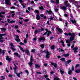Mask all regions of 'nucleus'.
<instances>
[{
  "instance_id": "obj_1",
  "label": "nucleus",
  "mask_w": 80,
  "mask_h": 80,
  "mask_svg": "<svg viewBox=\"0 0 80 80\" xmlns=\"http://www.w3.org/2000/svg\"><path fill=\"white\" fill-rule=\"evenodd\" d=\"M18 47H19L20 50L22 51L23 52H25V53H27V55H29V56H30V52H29V50H28V49H26L24 50H23V48H22V47L19 46Z\"/></svg>"
},
{
  "instance_id": "obj_2",
  "label": "nucleus",
  "mask_w": 80,
  "mask_h": 80,
  "mask_svg": "<svg viewBox=\"0 0 80 80\" xmlns=\"http://www.w3.org/2000/svg\"><path fill=\"white\" fill-rule=\"evenodd\" d=\"M75 36H71V37L70 38V39L69 40H66V43H71V42H72V41L73 40H74V39H75Z\"/></svg>"
},
{
  "instance_id": "obj_3",
  "label": "nucleus",
  "mask_w": 80,
  "mask_h": 80,
  "mask_svg": "<svg viewBox=\"0 0 80 80\" xmlns=\"http://www.w3.org/2000/svg\"><path fill=\"white\" fill-rule=\"evenodd\" d=\"M65 36H71V37H73L75 36V33L72 32H69L68 33L67 32H65L64 33Z\"/></svg>"
},
{
  "instance_id": "obj_4",
  "label": "nucleus",
  "mask_w": 80,
  "mask_h": 80,
  "mask_svg": "<svg viewBox=\"0 0 80 80\" xmlns=\"http://www.w3.org/2000/svg\"><path fill=\"white\" fill-rule=\"evenodd\" d=\"M70 20L71 21V22L73 23L75 25L77 26V24L76 23V20L75 19H74L73 20H72V18H70Z\"/></svg>"
},
{
  "instance_id": "obj_5",
  "label": "nucleus",
  "mask_w": 80,
  "mask_h": 80,
  "mask_svg": "<svg viewBox=\"0 0 80 80\" xmlns=\"http://www.w3.org/2000/svg\"><path fill=\"white\" fill-rule=\"evenodd\" d=\"M51 55V53L49 52V51H47L46 52V58H50L49 55Z\"/></svg>"
},
{
  "instance_id": "obj_6",
  "label": "nucleus",
  "mask_w": 80,
  "mask_h": 80,
  "mask_svg": "<svg viewBox=\"0 0 80 80\" xmlns=\"http://www.w3.org/2000/svg\"><path fill=\"white\" fill-rule=\"evenodd\" d=\"M56 29L58 31L59 33L61 34L63 33V30H62V29H60V28H59L58 27H56Z\"/></svg>"
},
{
  "instance_id": "obj_7",
  "label": "nucleus",
  "mask_w": 80,
  "mask_h": 80,
  "mask_svg": "<svg viewBox=\"0 0 80 80\" xmlns=\"http://www.w3.org/2000/svg\"><path fill=\"white\" fill-rule=\"evenodd\" d=\"M5 4L7 5H10L11 4L10 1L9 0H5Z\"/></svg>"
},
{
  "instance_id": "obj_8",
  "label": "nucleus",
  "mask_w": 80,
  "mask_h": 80,
  "mask_svg": "<svg viewBox=\"0 0 80 80\" xmlns=\"http://www.w3.org/2000/svg\"><path fill=\"white\" fill-rule=\"evenodd\" d=\"M9 56H6V60H7L8 62H10L11 61V60H12V58H9Z\"/></svg>"
},
{
  "instance_id": "obj_9",
  "label": "nucleus",
  "mask_w": 80,
  "mask_h": 80,
  "mask_svg": "<svg viewBox=\"0 0 80 80\" xmlns=\"http://www.w3.org/2000/svg\"><path fill=\"white\" fill-rule=\"evenodd\" d=\"M72 50H74V53H76V52H78V51H77V50H78V47H75L74 48L72 49Z\"/></svg>"
},
{
  "instance_id": "obj_10",
  "label": "nucleus",
  "mask_w": 80,
  "mask_h": 80,
  "mask_svg": "<svg viewBox=\"0 0 80 80\" xmlns=\"http://www.w3.org/2000/svg\"><path fill=\"white\" fill-rule=\"evenodd\" d=\"M10 21V20L9 19H7V22L8 23H15V21H13V20L12 21Z\"/></svg>"
},
{
  "instance_id": "obj_11",
  "label": "nucleus",
  "mask_w": 80,
  "mask_h": 80,
  "mask_svg": "<svg viewBox=\"0 0 80 80\" xmlns=\"http://www.w3.org/2000/svg\"><path fill=\"white\" fill-rule=\"evenodd\" d=\"M40 29H36L35 30L34 33L35 35H37V33H39V32H40Z\"/></svg>"
},
{
  "instance_id": "obj_12",
  "label": "nucleus",
  "mask_w": 80,
  "mask_h": 80,
  "mask_svg": "<svg viewBox=\"0 0 80 80\" xmlns=\"http://www.w3.org/2000/svg\"><path fill=\"white\" fill-rule=\"evenodd\" d=\"M51 65H52L55 68L57 67V64L56 63H54L53 62H51Z\"/></svg>"
},
{
  "instance_id": "obj_13",
  "label": "nucleus",
  "mask_w": 80,
  "mask_h": 80,
  "mask_svg": "<svg viewBox=\"0 0 80 80\" xmlns=\"http://www.w3.org/2000/svg\"><path fill=\"white\" fill-rule=\"evenodd\" d=\"M36 18L37 20H40V14H37Z\"/></svg>"
},
{
  "instance_id": "obj_14",
  "label": "nucleus",
  "mask_w": 80,
  "mask_h": 80,
  "mask_svg": "<svg viewBox=\"0 0 80 80\" xmlns=\"http://www.w3.org/2000/svg\"><path fill=\"white\" fill-rule=\"evenodd\" d=\"M50 34H52V32L48 30V33L46 35L47 37H48L50 36Z\"/></svg>"
},
{
  "instance_id": "obj_15",
  "label": "nucleus",
  "mask_w": 80,
  "mask_h": 80,
  "mask_svg": "<svg viewBox=\"0 0 80 80\" xmlns=\"http://www.w3.org/2000/svg\"><path fill=\"white\" fill-rule=\"evenodd\" d=\"M63 56L65 57H69V55H70V54L69 53H67L65 54H63Z\"/></svg>"
},
{
  "instance_id": "obj_16",
  "label": "nucleus",
  "mask_w": 80,
  "mask_h": 80,
  "mask_svg": "<svg viewBox=\"0 0 80 80\" xmlns=\"http://www.w3.org/2000/svg\"><path fill=\"white\" fill-rule=\"evenodd\" d=\"M46 32L44 33L42 35V36H44V35H46L47 33H48V29L47 28L45 29Z\"/></svg>"
},
{
  "instance_id": "obj_17",
  "label": "nucleus",
  "mask_w": 80,
  "mask_h": 80,
  "mask_svg": "<svg viewBox=\"0 0 80 80\" xmlns=\"http://www.w3.org/2000/svg\"><path fill=\"white\" fill-rule=\"evenodd\" d=\"M46 12H47V13H48L49 15H51V14L53 13V12L52 11H49L48 10H46Z\"/></svg>"
},
{
  "instance_id": "obj_18",
  "label": "nucleus",
  "mask_w": 80,
  "mask_h": 80,
  "mask_svg": "<svg viewBox=\"0 0 80 80\" xmlns=\"http://www.w3.org/2000/svg\"><path fill=\"white\" fill-rule=\"evenodd\" d=\"M32 62L33 61H30L28 63V64L30 67L32 66V65H33L34 64Z\"/></svg>"
},
{
  "instance_id": "obj_19",
  "label": "nucleus",
  "mask_w": 80,
  "mask_h": 80,
  "mask_svg": "<svg viewBox=\"0 0 80 80\" xmlns=\"http://www.w3.org/2000/svg\"><path fill=\"white\" fill-rule=\"evenodd\" d=\"M61 8L62 10H67V7H65V6H62Z\"/></svg>"
},
{
  "instance_id": "obj_20",
  "label": "nucleus",
  "mask_w": 80,
  "mask_h": 80,
  "mask_svg": "<svg viewBox=\"0 0 80 80\" xmlns=\"http://www.w3.org/2000/svg\"><path fill=\"white\" fill-rule=\"evenodd\" d=\"M75 72L76 73H79L80 72V69L77 70L76 69H75Z\"/></svg>"
},
{
  "instance_id": "obj_21",
  "label": "nucleus",
  "mask_w": 80,
  "mask_h": 80,
  "mask_svg": "<svg viewBox=\"0 0 80 80\" xmlns=\"http://www.w3.org/2000/svg\"><path fill=\"white\" fill-rule=\"evenodd\" d=\"M45 40V38L44 37H41L39 38V41H42V40Z\"/></svg>"
},
{
  "instance_id": "obj_22",
  "label": "nucleus",
  "mask_w": 80,
  "mask_h": 80,
  "mask_svg": "<svg viewBox=\"0 0 80 80\" xmlns=\"http://www.w3.org/2000/svg\"><path fill=\"white\" fill-rule=\"evenodd\" d=\"M59 50V52H64V50H63L62 49L59 48L57 49V50Z\"/></svg>"
},
{
  "instance_id": "obj_23",
  "label": "nucleus",
  "mask_w": 80,
  "mask_h": 80,
  "mask_svg": "<svg viewBox=\"0 0 80 80\" xmlns=\"http://www.w3.org/2000/svg\"><path fill=\"white\" fill-rule=\"evenodd\" d=\"M40 13V11L37 10H36L34 11V13H35V14L36 13H37V14H38V13Z\"/></svg>"
},
{
  "instance_id": "obj_24",
  "label": "nucleus",
  "mask_w": 80,
  "mask_h": 80,
  "mask_svg": "<svg viewBox=\"0 0 80 80\" xmlns=\"http://www.w3.org/2000/svg\"><path fill=\"white\" fill-rule=\"evenodd\" d=\"M65 6H66V7H72V6L70 5V4L68 3L65 5Z\"/></svg>"
},
{
  "instance_id": "obj_25",
  "label": "nucleus",
  "mask_w": 80,
  "mask_h": 80,
  "mask_svg": "<svg viewBox=\"0 0 80 80\" xmlns=\"http://www.w3.org/2000/svg\"><path fill=\"white\" fill-rule=\"evenodd\" d=\"M35 67L36 68H40V66L38 65V64H36L35 65Z\"/></svg>"
},
{
  "instance_id": "obj_26",
  "label": "nucleus",
  "mask_w": 80,
  "mask_h": 80,
  "mask_svg": "<svg viewBox=\"0 0 80 80\" xmlns=\"http://www.w3.org/2000/svg\"><path fill=\"white\" fill-rule=\"evenodd\" d=\"M68 73L69 75H71V74H72V71L71 70H69L68 71Z\"/></svg>"
},
{
  "instance_id": "obj_27",
  "label": "nucleus",
  "mask_w": 80,
  "mask_h": 80,
  "mask_svg": "<svg viewBox=\"0 0 80 80\" xmlns=\"http://www.w3.org/2000/svg\"><path fill=\"white\" fill-rule=\"evenodd\" d=\"M15 41H16V42H21V41H20V38L19 39H18L15 38Z\"/></svg>"
},
{
  "instance_id": "obj_28",
  "label": "nucleus",
  "mask_w": 80,
  "mask_h": 80,
  "mask_svg": "<svg viewBox=\"0 0 80 80\" xmlns=\"http://www.w3.org/2000/svg\"><path fill=\"white\" fill-rule=\"evenodd\" d=\"M51 50H54V48H55V46L54 45H52L50 47Z\"/></svg>"
},
{
  "instance_id": "obj_29",
  "label": "nucleus",
  "mask_w": 80,
  "mask_h": 80,
  "mask_svg": "<svg viewBox=\"0 0 80 80\" xmlns=\"http://www.w3.org/2000/svg\"><path fill=\"white\" fill-rule=\"evenodd\" d=\"M40 47L42 48H44V47H45V45L43 44H41L40 45Z\"/></svg>"
},
{
  "instance_id": "obj_30",
  "label": "nucleus",
  "mask_w": 80,
  "mask_h": 80,
  "mask_svg": "<svg viewBox=\"0 0 80 80\" xmlns=\"http://www.w3.org/2000/svg\"><path fill=\"white\" fill-rule=\"evenodd\" d=\"M61 70V68H60V72L61 74H63L64 73V71H62Z\"/></svg>"
},
{
  "instance_id": "obj_31",
  "label": "nucleus",
  "mask_w": 80,
  "mask_h": 80,
  "mask_svg": "<svg viewBox=\"0 0 80 80\" xmlns=\"http://www.w3.org/2000/svg\"><path fill=\"white\" fill-rule=\"evenodd\" d=\"M15 36H16V39H17V40H18V39H19V38H20V36H19L17 35H15Z\"/></svg>"
},
{
  "instance_id": "obj_32",
  "label": "nucleus",
  "mask_w": 80,
  "mask_h": 80,
  "mask_svg": "<svg viewBox=\"0 0 80 80\" xmlns=\"http://www.w3.org/2000/svg\"><path fill=\"white\" fill-rule=\"evenodd\" d=\"M71 62L72 60L70 59L68 60L67 62V64H68L69 63H71Z\"/></svg>"
},
{
  "instance_id": "obj_33",
  "label": "nucleus",
  "mask_w": 80,
  "mask_h": 80,
  "mask_svg": "<svg viewBox=\"0 0 80 80\" xmlns=\"http://www.w3.org/2000/svg\"><path fill=\"white\" fill-rule=\"evenodd\" d=\"M25 72L27 74V75H28V74H29V72H28V71L27 70H26L25 71Z\"/></svg>"
},
{
  "instance_id": "obj_34",
  "label": "nucleus",
  "mask_w": 80,
  "mask_h": 80,
  "mask_svg": "<svg viewBox=\"0 0 80 80\" xmlns=\"http://www.w3.org/2000/svg\"><path fill=\"white\" fill-rule=\"evenodd\" d=\"M39 9L40 10H44V8H43V6H41V7H39Z\"/></svg>"
},
{
  "instance_id": "obj_35",
  "label": "nucleus",
  "mask_w": 80,
  "mask_h": 80,
  "mask_svg": "<svg viewBox=\"0 0 80 80\" xmlns=\"http://www.w3.org/2000/svg\"><path fill=\"white\" fill-rule=\"evenodd\" d=\"M0 29L1 30H2V31H5V30H7L6 28H0Z\"/></svg>"
},
{
  "instance_id": "obj_36",
  "label": "nucleus",
  "mask_w": 80,
  "mask_h": 80,
  "mask_svg": "<svg viewBox=\"0 0 80 80\" xmlns=\"http://www.w3.org/2000/svg\"><path fill=\"white\" fill-rule=\"evenodd\" d=\"M30 61L31 62H33V57L32 55H31V58L30 59Z\"/></svg>"
},
{
  "instance_id": "obj_37",
  "label": "nucleus",
  "mask_w": 80,
  "mask_h": 80,
  "mask_svg": "<svg viewBox=\"0 0 80 80\" xmlns=\"http://www.w3.org/2000/svg\"><path fill=\"white\" fill-rule=\"evenodd\" d=\"M78 67H79V64H76L75 67V69H76V68H78Z\"/></svg>"
},
{
  "instance_id": "obj_38",
  "label": "nucleus",
  "mask_w": 80,
  "mask_h": 80,
  "mask_svg": "<svg viewBox=\"0 0 80 80\" xmlns=\"http://www.w3.org/2000/svg\"><path fill=\"white\" fill-rule=\"evenodd\" d=\"M17 76L19 77V78H20V74L19 73H17L16 74Z\"/></svg>"
},
{
  "instance_id": "obj_39",
  "label": "nucleus",
  "mask_w": 80,
  "mask_h": 80,
  "mask_svg": "<svg viewBox=\"0 0 80 80\" xmlns=\"http://www.w3.org/2000/svg\"><path fill=\"white\" fill-rule=\"evenodd\" d=\"M54 80H60V79L58 78V77H56L54 78Z\"/></svg>"
},
{
  "instance_id": "obj_40",
  "label": "nucleus",
  "mask_w": 80,
  "mask_h": 80,
  "mask_svg": "<svg viewBox=\"0 0 80 80\" xmlns=\"http://www.w3.org/2000/svg\"><path fill=\"white\" fill-rule=\"evenodd\" d=\"M64 17H68V14H67L66 13L64 14Z\"/></svg>"
},
{
  "instance_id": "obj_41",
  "label": "nucleus",
  "mask_w": 80,
  "mask_h": 80,
  "mask_svg": "<svg viewBox=\"0 0 80 80\" xmlns=\"http://www.w3.org/2000/svg\"><path fill=\"white\" fill-rule=\"evenodd\" d=\"M60 60H61V61H65V58H62L60 59Z\"/></svg>"
},
{
  "instance_id": "obj_42",
  "label": "nucleus",
  "mask_w": 80,
  "mask_h": 80,
  "mask_svg": "<svg viewBox=\"0 0 80 80\" xmlns=\"http://www.w3.org/2000/svg\"><path fill=\"white\" fill-rule=\"evenodd\" d=\"M10 48H11V50H13V51H15V50H16V49H15V48H13V47H11Z\"/></svg>"
},
{
  "instance_id": "obj_43",
  "label": "nucleus",
  "mask_w": 80,
  "mask_h": 80,
  "mask_svg": "<svg viewBox=\"0 0 80 80\" xmlns=\"http://www.w3.org/2000/svg\"><path fill=\"white\" fill-rule=\"evenodd\" d=\"M14 54L15 55H16V56H18V55H19L18 53H17V52H15L14 53Z\"/></svg>"
},
{
  "instance_id": "obj_44",
  "label": "nucleus",
  "mask_w": 80,
  "mask_h": 80,
  "mask_svg": "<svg viewBox=\"0 0 80 80\" xmlns=\"http://www.w3.org/2000/svg\"><path fill=\"white\" fill-rule=\"evenodd\" d=\"M28 37V33L27 32L26 34V38H27Z\"/></svg>"
},
{
  "instance_id": "obj_45",
  "label": "nucleus",
  "mask_w": 80,
  "mask_h": 80,
  "mask_svg": "<svg viewBox=\"0 0 80 80\" xmlns=\"http://www.w3.org/2000/svg\"><path fill=\"white\" fill-rule=\"evenodd\" d=\"M44 77H45L46 78H47V77H48V76L47 74H46L44 76Z\"/></svg>"
},
{
  "instance_id": "obj_46",
  "label": "nucleus",
  "mask_w": 80,
  "mask_h": 80,
  "mask_svg": "<svg viewBox=\"0 0 80 80\" xmlns=\"http://www.w3.org/2000/svg\"><path fill=\"white\" fill-rule=\"evenodd\" d=\"M67 22H65V24L66 27H67L68 26V23H67Z\"/></svg>"
},
{
  "instance_id": "obj_47",
  "label": "nucleus",
  "mask_w": 80,
  "mask_h": 80,
  "mask_svg": "<svg viewBox=\"0 0 80 80\" xmlns=\"http://www.w3.org/2000/svg\"><path fill=\"white\" fill-rule=\"evenodd\" d=\"M4 17V16H3L2 15V14H1L0 13V18H3Z\"/></svg>"
},
{
  "instance_id": "obj_48",
  "label": "nucleus",
  "mask_w": 80,
  "mask_h": 80,
  "mask_svg": "<svg viewBox=\"0 0 80 80\" xmlns=\"http://www.w3.org/2000/svg\"><path fill=\"white\" fill-rule=\"evenodd\" d=\"M74 47H75V45H74V44H73L71 46V48H72V49H73V48H74Z\"/></svg>"
},
{
  "instance_id": "obj_49",
  "label": "nucleus",
  "mask_w": 80,
  "mask_h": 80,
  "mask_svg": "<svg viewBox=\"0 0 80 80\" xmlns=\"http://www.w3.org/2000/svg\"><path fill=\"white\" fill-rule=\"evenodd\" d=\"M11 46L12 47H14V46H13V43H11Z\"/></svg>"
},
{
  "instance_id": "obj_50",
  "label": "nucleus",
  "mask_w": 80,
  "mask_h": 80,
  "mask_svg": "<svg viewBox=\"0 0 80 80\" xmlns=\"http://www.w3.org/2000/svg\"><path fill=\"white\" fill-rule=\"evenodd\" d=\"M72 71H73V70H74V67H73V66H72Z\"/></svg>"
},
{
  "instance_id": "obj_51",
  "label": "nucleus",
  "mask_w": 80,
  "mask_h": 80,
  "mask_svg": "<svg viewBox=\"0 0 80 80\" xmlns=\"http://www.w3.org/2000/svg\"><path fill=\"white\" fill-rule=\"evenodd\" d=\"M14 74H16L17 73V70H15L14 71Z\"/></svg>"
},
{
  "instance_id": "obj_52",
  "label": "nucleus",
  "mask_w": 80,
  "mask_h": 80,
  "mask_svg": "<svg viewBox=\"0 0 80 80\" xmlns=\"http://www.w3.org/2000/svg\"><path fill=\"white\" fill-rule=\"evenodd\" d=\"M5 50H3L2 52V53H3V55H5Z\"/></svg>"
},
{
  "instance_id": "obj_53",
  "label": "nucleus",
  "mask_w": 80,
  "mask_h": 80,
  "mask_svg": "<svg viewBox=\"0 0 80 80\" xmlns=\"http://www.w3.org/2000/svg\"><path fill=\"white\" fill-rule=\"evenodd\" d=\"M20 45H24L25 44L23 43L22 42H20L19 43Z\"/></svg>"
},
{
  "instance_id": "obj_54",
  "label": "nucleus",
  "mask_w": 80,
  "mask_h": 80,
  "mask_svg": "<svg viewBox=\"0 0 80 80\" xmlns=\"http://www.w3.org/2000/svg\"><path fill=\"white\" fill-rule=\"evenodd\" d=\"M55 12H57L58 11V8H56L55 9Z\"/></svg>"
},
{
  "instance_id": "obj_55",
  "label": "nucleus",
  "mask_w": 80,
  "mask_h": 80,
  "mask_svg": "<svg viewBox=\"0 0 80 80\" xmlns=\"http://www.w3.org/2000/svg\"><path fill=\"white\" fill-rule=\"evenodd\" d=\"M0 13H1V14H5V12H0Z\"/></svg>"
},
{
  "instance_id": "obj_56",
  "label": "nucleus",
  "mask_w": 80,
  "mask_h": 80,
  "mask_svg": "<svg viewBox=\"0 0 80 80\" xmlns=\"http://www.w3.org/2000/svg\"><path fill=\"white\" fill-rule=\"evenodd\" d=\"M56 2L57 3H59V0H56Z\"/></svg>"
},
{
  "instance_id": "obj_57",
  "label": "nucleus",
  "mask_w": 80,
  "mask_h": 80,
  "mask_svg": "<svg viewBox=\"0 0 80 80\" xmlns=\"http://www.w3.org/2000/svg\"><path fill=\"white\" fill-rule=\"evenodd\" d=\"M27 42V40L25 39L24 40V43H26Z\"/></svg>"
},
{
  "instance_id": "obj_58",
  "label": "nucleus",
  "mask_w": 80,
  "mask_h": 80,
  "mask_svg": "<svg viewBox=\"0 0 80 80\" xmlns=\"http://www.w3.org/2000/svg\"><path fill=\"white\" fill-rule=\"evenodd\" d=\"M1 78H2V80H4V79H5V78H4V76H1Z\"/></svg>"
},
{
  "instance_id": "obj_59",
  "label": "nucleus",
  "mask_w": 80,
  "mask_h": 80,
  "mask_svg": "<svg viewBox=\"0 0 80 80\" xmlns=\"http://www.w3.org/2000/svg\"><path fill=\"white\" fill-rule=\"evenodd\" d=\"M23 21L19 22V23H20V25H22V24H23Z\"/></svg>"
},
{
  "instance_id": "obj_60",
  "label": "nucleus",
  "mask_w": 80,
  "mask_h": 80,
  "mask_svg": "<svg viewBox=\"0 0 80 80\" xmlns=\"http://www.w3.org/2000/svg\"><path fill=\"white\" fill-rule=\"evenodd\" d=\"M8 77H10V78H12V75L11 74H9L8 75Z\"/></svg>"
},
{
  "instance_id": "obj_61",
  "label": "nucleus",
  "mask_w": 80,
  "mask_h": 80,
  "mask_svg": "<svg viewBox=\"0 0 80 80\" xmlns=\"http://www.w3.org/2000/svg\"><path fill=\"white\" fill-rule=\"evenodd\" d=\"M29 20V19H27L24 20V22H28Z\"/></svg>"
},
{
  "instance_id": "obj_62",
  "label": "nucleus",
  "mask_w": 80,
  "mask_h": 80,
  "mask_svg": "<svg viewBox=\"0 0 80 80\" xmlns=\"http://www.w3.org/2000/svg\"><path fill=\"white\" fill-rule=\"evenodd\" d=\"M16 31H17V32H18V33H20V31L18 29H17L16 30Z\"/></svg>"
},
{
  "instance_id": "obj_63",
  "label": "nucleus",
  "mask_w": 80,
  "mask_h": 80,
  "mask_svg": "<svg viewBox=\"0 0 80 80\" xmlns=\"http://www.w3.org/2000/svg\"><path fill=\"white\" fill-rule=\"evenodd\" d=\"M67 3H68V1H65L64 2V3L66 5H67L68 4Z\"/></svg>"
},
{
  "instance_id": "obj_64",
  "label": "nucleus",
  "mask_w": 80,
  "mask_h": 80,
  "mask_svg": "<svg viewBox=\"0 0 80 80\" xmlns=\"http://www.w3.org/2000/svg\"><path fill=\"white\" fill-rule=\"evenodd\" d=\"M15 28L16 29H17L18 28V26H15Z\"/></svg>"
}]
</instances>
